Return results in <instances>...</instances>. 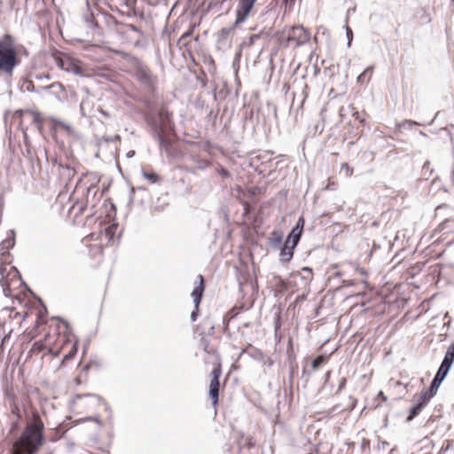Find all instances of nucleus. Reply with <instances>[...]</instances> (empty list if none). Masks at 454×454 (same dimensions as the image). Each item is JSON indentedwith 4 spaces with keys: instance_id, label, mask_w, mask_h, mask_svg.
<instances>
[{
    "instance_id": "1",
    "label": "nucleus",
    "mask_w": 454,
    "mask_h": 454,
    "mask_svg": "<svg viewBox=\"0 0 454 454\" xmlns=\"http://www.w3.org/2000/svg\"><path fill=\"white\" fill-rule=\"evenodd\" d=\"M44 423L38 412H33L13 443L12 454H36L44 444Z\"/></svg>"
},
{
    "instance_id": "2",
    "label": "nucleus",
    "mask_w": 454,
    "mask_h": 454,
    "mask_svg": "<svg viewBox=\"0 0 454 454\" xmlns=\"http://www.w3.org/2000/svg\"><path fill=\"white\" fill-rule=\"evenodd\" d=\"M55 329L59 332L56 348L58 349V356L63 354V358L60 362L59 368L72 359L78 350V340L71 332L69 325L62 320H55Z\"/></svg>"
},
{
    "instance_id": "3",
    "label": "nucleus",
    "mask_w": 454,
    "mask_h": 454,
    "mask_svg": "<svg viewBox=\"0 0 454 454\" xmlns=\"http://www.w3.org/2000/svg\"><path fill=\"white\" fill-rule=\"evenodd\" d=\"M20 63L15 40L11 35L5 34L0 39V74L12 75Z\"/></svg>"
},
{
    "instance_id": "4",
    "label": "nucleus",
    "mask_w": 454,
    "mask_h": 454,
    "mask_svg": "<svg viewBox=\"0 0 454 454\" xmlns=\"http://www.w3.org/2000/svg\"><path fill=\"white\" fill-rule=\"evenodd\" d=\"M129 73L139 82L145 90L148 92L155 90L157 77L141 60L136 58L130 59Z\"/></svg>"
},
{
    "instance_id": "5",
    "label": "nucleus",
    "mask_w": 454,
    "mask_h": 454,
    "mask_svg": "<svg viewBox=\"0 0 454 454\" xmlns=\"http://www.w3.org/2000/svg\"><path fill=\"white\" fill-rule=\"evenodd\" d=\"M55 320L56 319H53L52 323L49 325V330L44 337L33 344L30 349L31 354H43V356L49 354L54 357L58 356V349L55 342L57 341L59 332L55 329Z\"/></svg>"
},
{
    "instance_id": "6",
    "label": "nucleus",
    "mask_w": 454,
    "mask_h": 454,
    "mask_svg": "<svg viewBox=\"0 0 454 454\" xmlns=\"http://www.w3.org/2000/svg\"><path fill=\"white\" fill-rule=\"evenodd\" d=\"M0 272L2 275L0 283L5 295L12 298H18L20 292L17 290L23 288L18 270L12 266H10L9 269H7V267H0Z\"/></svg>"
},
{
    "instance_id": "7",
    "label": "nucleus",
    "mask_w": 454,
    "mask_h": 454,
    "mask_svg": "<svg viewBox=\"0 0 454 454\" xmlns=\"http://www.w3.org/2000/svg\"><path fill=\"white\" fill-rule=\"evenodd\" d=\"M310 40V32L303 26H294L282 32L281 43L285 47L297 48Z\"/></svg>"
},
{
    "instance_id": "8",
    "label": "nucleus",
    "mask_w": 454,
    "mask_h": 454,
    "mask_svg": "<svg viewBox=\"0 0 454 454\" xmlns=\"http://www.w3.org/2000/svg\"><path fill=\"white\" fill-rule=\"evenodd\" d=\"M89 411L93 413L87 419L94 421L98 424L102 425L103 420L109 419L111 418V411L106 401L98 395H88L86 402Z\"/></svg>"
},
{
    "instance_id": "9",
    "label": "nucleus",
    "mask_w": 454,
    "mask_h": 454,
    "mask_svg": "<svg viewBox=\"0 0 454 454\" xmlns=\"http://www.w3.org/2000/svg\"><path fill=\"white\" fill-rule=\"evenodd\" d=\"M222 375V364L219 361L215 364V366L210 373V384L208 389V395L211 399L212 404L215 410L217 409L219 403V391H220V381L219 379Z\"/></svg>"
},
{
    "instance_id": "10",
    "label": "nucleus",
    "mask_w": 454,
    "mask_h": 454,
    "mask_svg": "<svg viewBox=\"0 0 454 454\" xmlns=\"http://www.w3.org/2000/svg\"><path fill=\"white\" fill-rule=\"evenodd\" d=\"M148 123L161 137L162 134L171 128L170 115L166 110L160 109L156 115L148 118Z\"/></svg>"
},
{
    "instance_id": "11",
    "label": "nucleus",
    "mask_w": 454,
    "mask_h": 454,
    "mask_svg": "<svg viewBox=\"0 0 454 454\" xmlns=\"http://www.w3.org/2000/svg\"><path fill=\"white\" fill-rule=\"evenodd\" d=\"M255 2L256 0H239L236 9V25L240 24L247 20Z\"/></svg>"
},
{
    "instance_id": "12",
    "label": "nucleus",
    "mask_w": 454,
    "mask_h": 454,
    "mask_svg": "<svg viewBox=\"0 0 454 454\" xmlns=\"http://www.w3.org/2000/svg\"><path fill=\"white\" fill-rule=\"evenodd\" d=\"M99 364L95 362H91L88 364L83 365L79 372V374L74 379V382L76 386H80L82 383L88 381V373L90 371L97 372L99 370Z\"/></svg>"
},
{
    "instance_id": "13",
    "label": "nucleus",
    "mask_w": 454,
    "mask_h": 454,
    "mask_svg": "<svg viewBox=\"0 0 454 454\" xmlns=\"http://www.w3.org/2000/svg\"><path fill=\"white\" fill-rule=\"evenodd\" d=\"M234 439L239 450H242L244 449L250 450L254 448L255 445L254 438L251 435L245 434L241 432H236Z\"/></svg>"
},
{
    "instance_id": "14",
    "label": "nucleus",
    "mask_w": 454,
    "mask_h": 454,
    "mask_svg": "<svg viewBox=\"0 0 454 454\" xmlns=\"http://www.w3.org/2000/svg\"><path fill=\"white\" fill-rule=\"evenodd\" d=\"M198 279H199V285L197 286H195V288L193 289V291L192 293V296L193 298V301L195 303L196 308H199L202 294L205 290V282H204L203 276L200 274L198 276Z\"/></svg>"
},
{
    "instance_id": "15",
    "label": "nucleus",
    "mask_w": 454,
    "mask_h": 454,
    "mask_svg": "<svg viewBox=\"0 0 454 454\" xmlns=\"http://www.w3.org/2000/svg\"><path fill=\"white\" fill-rule=\"evenodd\" d=\"M86 207H87L86 201L76 200L74 202L73 206L70 207L69 214L73 215L74 217H77L84 213Z\"/></svg>"
},
{
    "instance_id": "16",
    "label": "nucleus",
    "mask_w": 454,
    "mask_h": 454,
    "mask_svg": "<svg viewBox=\"0 0 454 454\" xmlns=\"http://www.w3.org/2000/svg\"><path fill=\"white\" fill-rule=\"evenodd\" d=\"M253 301H248L247 303H243L239 306H234L228 313L227 317L229 320L237 317L241 311L248 310L253 306Z\"/></svg>"
},
{
    "instance_id": "17",
    "label": "nucleus",
    "mask_w": 454,
    "mask_h": 454,
    "mask_svg": "<svg viewBox=\"0 0 454 454\" xmlns=\"http://www.w3.org/2000/svg\"><path fill=\"white\" fill-rule=\"evenodd\" d=\"M301 231H298V228H294L291 231V233L288 235L285 244L290 245L293 247H295V246L298 244L300 238H301Z\"/></svg>"
},
{
    "instance_id": "18",
    "label": "nucleus",
    "mask_w": 454,
    "mask_h": 454,
    "mask_svg": "<svg viewBox=\"0 0 454 454\" xmlns=\"http://www.w3.org/2000/svg\"><path fill=\"white\" fill-rule=\"evenodd\" d=\"M117 228H118V226L116 224H114V223L110 224L100 234L102 236H105V238L107 240V243H110L114 240Z\"/></svg>"
},
{
    "instance_id": "19",
    "label": "nucleus",
    "mask_w": 454,
    "mask_h": 454,
    "mask_svg": "<svg viewBox=\"0 0 454 454\" xmlns=\"http://www.w3.org/2000/svg\"><path fill=\"white\" fill-rule=\"evenodd\" d=\"M294 247H291L290 245L284 244L280 253L282 259L286 262L290 261L294 255Z\"/></svg>"
},
{
    "instance_id": "20",
    "label": "nucleus",
    "mask_w": 454,
    "mask_h": 454,
    "mask_svg": "<svg viewBox=\"0 0 454 454\" xmlns=\"http://www.w3.org/2000/svg\"><path fill=\"white\" fill-rule=\"evenodd\" d=\"M450 367L451 365L442 361L440 368L438 369V372H436V375L434 376L435 378H437V380L442 381L446 377Z\"/></svg>"
},
{
    "instance_id": "21",
    "label": "nucleus",
    "mask_w": 454,
    "mask_h": 454,
    "mask_svg": "<svg viewBox=\"0 0 454 454\" xmlns=\"http://www.w3.org/2000/svg\"><path fill=\"white\" fill-rule=\"evenodd\" d=\"M434 395L428 390L423 391L418 397V403L425 406Z\"/></svg>"
},
{
    "instance_id": "22",
    "label": "nucleus",
    "mask_w": 454,
    "mask_h": 454,
    "mask_svg": "<svg viewBox=\"0 0 454 454\" xmlns=\"http://www.w3.org/2000/svg\"><path fill=\"white\" fill-rule=\"evenodd\" d=\"M328 360V356H323V355H320L318 356L317 357H316L312 364H311V367L313 370H317L319 368L320 365H322L323 364L326 363Z\"/></svg>"
},
{
    "instance_id": "23",
    "label": "nucleus",
    "mask_w": 454,
    "mask_h": 454,
    "mask_svg": "<svg viewBox=\"0 0 454 454\" xmlns=\"http://www.w3.org/2000/svg\"><path fill=\"white\" fill-rule=\"evenodd\" d=\"M143 176L153 184L159 181V176L153 171L143 170Z\"/></svg>"
},
{
    "instance_id": "24",
    "label": "nucleus",
    "mask_w": 454,
    "mask_h": 454,
    "mask_svg": "<svg viewBox=\"0 0 454 454\" xmlns=\"http://www.w3.org/2000/svg\"><path fill=\"white\" fill-rule=\"evenodd\" d=\"M372 74V68H366L357 78L358 82H364L365 81H369Z\"/></svg>"
},
{
    "instance_id": "25",
    "label": "nucleus",
    "mask_w": 454,
    "mask_h": 454,
    "mask_svg": "<svg viewBox=\"0 0 454 454\" xmlns=\"http://www.w3.org/2000/svg\"><path fill=\"white\" fill-rule=\"evenodd\" d=\"M340 171L343 172L346 177H350L354 173V168L345 162L341 164Z\"/></svg>"
},
{
    "instance_id": "26",
    "label": "nucleus",
    "mask_w": 454,
    "mask_h": 454,
    "mask_svg": "<svg viewBox=\"0 0 454 454\" xmlns=\"http://www.w3.org/2000/svg\"><path fill=\"white\" fill-rule=\"evenodd\" d=\"M442 383V380H437V378H434L431 382L430 387L427 389L433 395H434Z\"/></svg>"
},
{
    "instance_id": "27",
    "label": "nucleus",
    "mask_w": 454,
    "mask_h": 454,
    "mask_svg": "<svg viewBox=\"0 0 454 454\" xmlns=\"http://www.w3.org/2000/svg\"><path fill=\"white\" fill-rule=\"evenodd\" d=\"M424 406H422L421 404L418 403L417 405H415L414 407H412V409L411 410V414L409 416V419H413L415 416H417L419 411L422 410Z\"/></svg>"
},
{
    "instance_id": "28",
    "label": "nucleus",
    "mask_w": 454,
    "mask_h": 454,
    "mask_svg": "<svg viewBox=\"0 0 454 454\" xmlns=\"http://www.w3.org/2000/svg\"><path fill=\"white\" fill-rule=\"evenodd\" d=\"M41 324H45L44 313L42 310H39L37 314L36 325Z\"/></svg>"
},
{
    "instance_id": "29",
    "label": "nucleus",
    "mask_w": 454,
    "mask_h": 454,
    "mask_svg": "<svg viewBox=\"0 0 454 454\" xmlns=\"http://www.w3.org/2000/svg\"><path fill=\"white\" fill-rule=\"evenodd\" d=\"M356 271L357 274H359L361 277H367V270L364 267L356 266Z\"/></svg>"
},
{
    "instance_id": "30",
    "label": "nucleus",
    "mask_w": 454,
    "mask_h": 454,
    "mask_svg": "<svg viewBox=\"0 0 454 454\" xmlns=\"http://www.w3.org/2000/svg\"><path fill=\"white\" fill-rule=\"evenodd\" d=\"M346 383H347L346 378H344V377L341 378L340 380V383H339V387H338L337 393H340L345 387Z\"/></svg>"
},
{
    "instance_id": "31",
    "label": "nucleus",
    "mask_w": 454,
    "mask_h": 454,
    "mask_svg": "<svg viewBox=\"0 0 454 454\" xmlns=\"http://www.w3.org/2000/svg\"><path fill=\"white\" fill-rule=\"evenodd\" d=\"M450 223V220H445V221H444V222H442L441 224H439V226H438V230H439L440 231H444L445 229H447V228H448V225H449V223Z\"/></svg>"
},
{
    "instance_id": "32",
    "label": "nucleus",
    "mask_w": 454,
    "mask_h": 454,
    "mask_svg": "<svg viewBox=\"0 0 454 454\" xmlns=\"http://www.w3.org/2000/svg\"><path fill=\"white\" fill-rule=\"evenodd\" d=\"M304 226V219L302 217L299 218L297 224L294 228H298V231H301L302 232V229Z\"/></svg>"
},
{
    "instance_id": "33",
    "label": "nucleus",
    "mask_w": 454,
    "mask_h": 454,
    "mask_svg": "<svg viewBox=\"0 0 454 454\" xmlns=\"http://www.w3.org/2000/svg\"><path fill=\"white\" fill-rule=\"evenodd\" d=\"M198 311H199V308H196L195 307V310H193L192 312V315H191V317H192V321H195L197 319V317H198Z\"/></svg>"
},
{
    "instance_id": "34",
    "label": "nucleus",
    "mask_w": 454,
    "mask_h": 454,
    "mask_svg": "<svg viewBox=\"0 0 454 454\" xmlns=\"http://www.w3.org/2000/svg\"><path fill=\"white\" fill-rule=\"evenodd\" d=\"M192 34V29H191L190 31L184 33L179 39V42H182L184 38L190 36Z\"/></svg>"
},
{
    "instance_id": "35",
    "label": "nucleus",
    "mask_w": 454,
    "mask_h": 454,
    "mask_svg": "<svg viewBox=\"0 0 454 454\" xmlns=\"http://www.w3.org/2000/svg\"><path fill=\"white\" fill-rule=\"evenodd\" d=\"M334 185H335V182L333 179L329 178L328 184L326 185V189H331V187L334 186Z\"/></svg>"
},
{
    "instance_id": "36",
    "label": "nucleus",
    "mask_w": 454,
    "mask_h": 454,
    "mask_svg": "<svg viewBox=\"0 0 454 454\" xmlns=\"http://www.w3.org/2000/svg\"><path fill=\"white\" fill-rule=\"evenodd\" d=\"M95 248H96V252L95 253H98L99 254H103V247L101 245L97 246Z\"/></svg>"
},
{
    "instance_id": "37",
    "label": "nucleus",
    "mask_w": 454,
    "mask_h": 454,
    "mask_svg": "<svg viewBox=\"0 0 454 454\" xmlns=\"http://www.w3.org/2000/svg\"><path fill=\"white\" fill-rule=\"evenodd\" d=\"M378 396H379L380 398H381V400H382L383 402H386V401H387V396L384 395V393H383L382 391H380V392H379Z\"/></svg>"
},
{
    "instance_id": "38",
    "label": "nucleus",
    "mask_w": 454,
    "mask_h": 454,
    "mask_svg": "<svg viewBox=\"0 0 454 454\" xmlns=\"http://www.w3.org/2000/svg\"><path fill=\"white\" fill-rule=\"evenodd\" d=\"M24 111L23 110H18L14 113V116H18L21 118L23 116Z\"/></svg>"
},
{
    "instance_id": "39",
    "label": "nucleus",
    "mask_w": 454,
    "mask_h": 454,
    "mask_svg": "<svg viewBox=\"0 0 454 454\" xmlns=\"http://www.w3.org/2000/svg\"><path fill=\"white\" fill-rule=\"evenodd\" d=\"M57 62H58L59 67H63V61L60 58L57 59Z\"/></svg>"
},
{
    "instance_id": "40",
    "label": "nucleus",
    "mask_w": 454,
    "mask_h": 454,
    "mask_svg": "<svg viewBox=\"0 0 454 454\" xmlns=\"http://www.w3.org/2000/svg\"><path fill=\"white\" fill-rule=\"evenodd\" d=\"M302 270H303V271H307V272H309V274H312V270H311V269H309V268H303V269H302Z\"/></svg>"
},
{
    "instance_id": "41",
    "label": "nucleus",
    "mask_w": 454,
    "mask_h": 454,
    "mask_svg": "<svg viewBox=\"0 0 454 454\" xmlns=\"http://www.w3.org/2000/svg\"><path fill=\"white\" fill-rule=\"evenodd\" d=\"M38 118H39V114L38 113H35V121H38Z\"/></svg>"
},
{
    "instance_id": "42",
    "label": "nucleus",
    "mask_w": 454,
    "mask_h": 454,
    "mask_svg": "<svg viewBox=\"0 0 454 454\" xmlns=\"http://www.w3.org/2000/svg\"><path fill=\"white\" fill-rule=\"evenodd\" d=\"M129 29H131V30H133V31H136V30H137V29H136V27H135L133 25H129Z\"/></svg>"
},
{
    "instance_id": "43",
    "label": "nucleus",
    "mask_w": 454,
    "mask_h": 454,
    "mask_svg": "<svg viewBox=\"0 0 454 454\" xmlns=\"http://www.w3.org/2000/svg\"><path fill=\"white\" fill-rule=\"evenodd\" d=\"M372 252L371 251V252L367 254L366 258H367V260H368V261L371 259V257H372Z\"/></svg>"
},
{
    "instance_id": "44",
    "label": "nucleus",
    "mask_w": 454,
    "mask_h": 454,
    "mask_svg": "<svg viewBox=\"0 0 454 454\" xmlns=\"http://www.w3.org/2000/svg\"><path fill=\"white\" fill-rule=\"evenodd\" d=\"M94 235H95L94 233H91L90 236H88V237H87V239H88V238H91V239H93Z\"/></svg>"
},
{
    "instance_id": "45",
    "label": "nucleus",
    "mask_w": 454,
    "mask_h": 454,
    "mask_svg": "<svg viewBox=\"0 0 454 454\" xmlns=\"http://www.w3.org/2000/svg\"><path fill=\"white\" fill-rule=\"evenodd\" d=\"M329 376H330V372H328L326 373V378H328Z\"/></svg>"
},
{
    "instance_id": "46",
    "label": "nucleus",
    "mask_w": 454,
    "mask_h": 454,
    "mask_svg": "<svg viewBox=\"0 0 454 454\" xmlns=\"http://www.w3.org/2000/svg\"><path fill=\"white\" fill-rule=\"evenodd\" d=\"M26 317H27V312L25 313L23 319H24Z\"/></svg>"
}]
</instances>
